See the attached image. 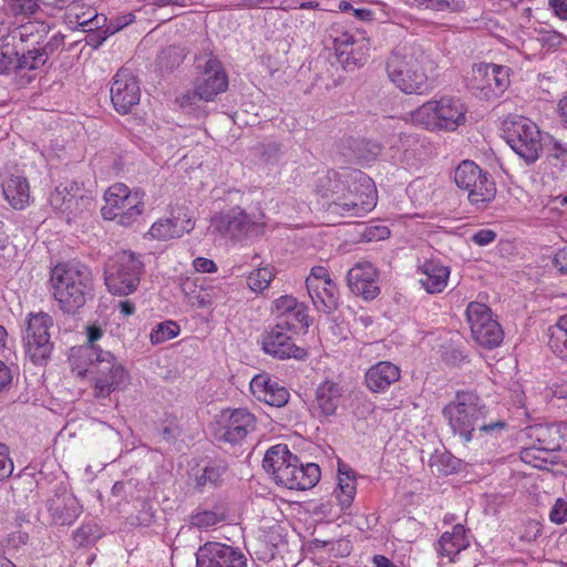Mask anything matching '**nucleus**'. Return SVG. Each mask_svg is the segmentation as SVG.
Instances as JSON below:
<instances>
[{
  "label": "nucleus",
  "instance_id": "4be33fe9",
  "mask_svg": "<svg viewBox=\"0 0 567 567\" xmlns=\"http://www.w3.org/2000/svg\"><path fill=\"white\" fill-rule=\"evenodd\" d=\"M378 271L371 262H358L348 271V286L350 290L365 300L374 299L380 288L377 285Z\"/></svg>",
  "mask_w": 567,
  "mask_h": 567
},
{
  "label": "nucleus",
  "instance_id": "a19ab883",
  "mask_svg": "<svg viewBox=\"0 0 567 567\" xmlns=\"http://www.w3.org/2000/svg\"><path fill=\"white\" fill-rule=\"evenodd\" d=\"M226 511L221 506H215L213 509H198L189 519L192 526L197 528H208L226 519Z\"/></svg>",
  "mask_w": 567,
  "mask_h": 567
},
{
  "label": "nucleus",
  "instance_id": "f257e3e1",
  "mask_svg": "<svg viewBox=\"0 0 567 567\" xmlns=\"http://www.w3.org/2000/svg\"><path fill=\"white\" fill-rule=\"evenodd\" d=\"M317 193L331 214L343 217H362L377 205L374 183L359 169L329 171L320 178Z\"/></svg>",
  "mask_w": 567,
  "mask_h": 567
},
{
  "label": "nucleus",
  "instance_id": "f03ea898",
  "mask_svg": "<svg viewBox=\"0 0 567 567\" xmlns=\"http://www.w3.org/2000/svg\"><path fill=\"white\" fill-rule=\"evenodd\" d=\"M435 70L434 60L416 43L396 47L386 62L389 79L406 94H421L425 91Z\"/></svg>",
  "mask_w": 567,
  "mask_h": 567
},
{
  "label": "nucleus",
  "instance_id": "cd10ccee",
  "mask_svg": "<svg viewBox=\"0 0 567 567\" xmlns=\"http://www.w3.org/2000/svg\"><path fill=\"white\" fill-rule=\"evenodd\" d=\"M48 509L56 523L71 524L81 513V506L74 495L63 492L48 501Z\"/></svg>",
  "mask_w": 567,
  "mask_h": 567
},
{
  "label": "nucleus",
  "instance_id": "0eeeda50",
  "mask_svg": "<svg viewBox=\"0 0 567 567\" xmlns=\"http://www.w3.org/2000/svg\"><path fill=\"white\" fill-rule=\"evenodd\" d=\"M143 198L142 192H131L125 184L116 183L105 192L102 215L105 219L116 220L122 226H130L143 212Z\"/></svg>",
  "mask_w": 567,
  "mask_h": 567
},
{
  "label": "nucleus",
  "instance_id": "4d7b16f0",
  "mask_svg": "<svg viewBox=\"0 0 567 567\" xmlns=\"http://www.w3.org/2000/svg\"><path fill=\"white\" fill-rule=\"evenodd\" d=\"M13 471V462L9 457V449L0 443V482L8 478Z\"/></svg>",
  "mask_w": 567,
  "mask_h": 567
},
{
  "label": "nucleus",
  "instance_id": "39448f33",
  "mask_svg": "<svg viewBox=\"0 0 567 567\" xmlns=\"http://www.w3.org/2000/svg\"><path fill=\"white\" fill-rule=\"evenodd\" d=\"M464 103L453 96L431 100L408 114L406 121L430 131H454L466 121Z\"/></svg>",
  "mask_w": 567,
  "mask_h": 567
},
{
  "label": "nucleus",
  "instance_id": "9d476101",
  "mask_svg": "<svg viewBox=\"0 0 567 567\" xmlns=\"http://www.w3.org/2000/svg\"><path fill=\"white\" fill-rule=\"evenodd\" d=\"M90 363L96 375L94 378L95 395L106 398L113 391L122 390L128 384V374L125 369L116 362L115 357L101 348H93L90 355Z\"/></svg>",
  "mask_w": 567,
  "mask_h": 567
},
{
  "label": "nucleus",
  "instance_id": "603ef678",
  "mask_svg": "<svg viewBox=\"0 0 567 567\" xmlns=\"http://www.w3.org/2000/svg\"><path fill=\"white\" fill-rule=\"evenodd\" d=\"M17 51L9 43L0 47V74H7L11 71L17 72L16 64Z\"/></svg>",
  "mask_w": 567,
  "mask_h": 567
},
{
  "label": "nucleus",
  "instance_id": "dca6fc26",
  "mask_svg": "<svg viewBox=\"0 0 567 567\" xmlns=\"http://www.w3.org/2000/svg\"><path fill=\"white\" fill-rule=\"evenodd\" d=\"M466 316L472 336L478 344L493 349L502 343L504 332L486 305L476 301L470 302Z\"/></svg>",
  "mask_w": 567,
  "mask_h": 567
},
{
  "label": "nucleus",
  "instance_id": "9b49d317",
  "mask_svg": "<svg viewBox=\"0 0 567 567\" xmlns=\"http://www.w3.org/2000/svg\"><path fill=\"white\" fill-rule=\"evenodd\" d=\"M264 214L250 215L240 207H234L227 213H221L212 218V227L215 231L231 239L258 237L264 234Z\"/></svg>",
  "mask_w": 567,
  "mask_h": 567
},
{
  "label": "nucleus",
  "instance_id": "1a4fd4ad",
  "mask_svg": "<svg viewBox=\"0 0 567 567\" xmlns=\"http://www.w3.org/2000/svg\"><path fill=\"white\" fill-rule=\"evenodd\" d=\"M506 141L527 164L535 163L543 151L542 132L529 118L515 116L504 123Z\"/></svg>",
  "mask_w": 567,
  "mask_h": 567
},
{
  "label": "nucleus",
  "instance_id": "72a5a7b5",
  "mask_svg": "<svg viewBox=\"0 0 567 567\" xmlns=\"http://www.w3.org/2000/svg\"><path fill=\"white\" fill-rule=\"evenodd\" d=\"M341 398V388L338 383L326 381L317 389L316 401L324 415L334 414Z\"/></svg>",
  "mask_w": 567,
  "mask_h": 567
},
{
  "label": "nucleus",
  "instance_id": "69168bd1",
  "mask_svg": "<svg viewBox=\"0 0 567 567\" xmlns=\"http://www.w3.org/2000/svg\"><path fill=\"white\" fill-rule=\"evenodd\" d=\"M564 40L565 37L561 33L554 30L544 31L542 33V41L546 43L549 48L559 47Z\"/></svg>",
  "mask_w": 567,
  "mask_h": 567
},
{
  "label": "nucleus",
  "instance_id": "ea45409f",
  "mask_svg": "<svg viewBox=\"0 0 567 567\" xmlns=\"http://www.w3.org/2000/svg\"><path fill=\"white\" fill-rule=\"evenodd\" d=\"M429 466L434 474L449 475L460 467V460L447 451H435L430 457Z\"/></svg>",
  "mask_w": 567,
  "mask_h": 567
},
{
  "label": "nucleus",
  "instance_id": "7ed1b4c3",
  "mask_svg": "<svg viewBox=\"0 0 567 567\" xmlns=\"http://www.w3.org/2000/svg\"><path fill=\"white\" fill-rule=\"evenodd\" d=\"M452 432L465 442L472 440L475 429L481 433L493 434L503 431L507 424L502 420L486 421L488 409L481 396L473 391H458L455 399L443 409Z\"/></svg>",
  "mask_w": 567,
  "mask_h": 567
},
{
  "label": "nucleus",
  "instance_id": "f3484780",
  "mask_svg": "<svg viewBox=\"0 0 567 567\" xmlns=\"http://www.w3.org/2000/svg\"><path fill=\"white\" fill-rule=\"evenodd\" d=\"M245 554L221 543H206L198 549L196 567H246Z\"/></svg>",
  "mask_w": 567,
  "mask_h": 567
},
{
  "label": "nucleus",
  "instance_id": "4c0bfd02",
  "mask_svg": "<svg viewBox=\"0 0 567 567\" xmlns=\"http://www.w3.org/2000/svg\"><path fill=\"white\" fill-rule=\"evenodd\" d=\"M320 467L315 463L303 465L298 462L290 489L306 491L313 487L320 480Z\"/></svg>",
  "mask_w": 567,
  "mask_h": 567
},
{
  "label": "nucleus",
  "instance_id": "2eb2a0df",
  "mask_svg": "<svg viewBox=\"0 0 567 567\" xmlns=\"http://www.w3.org/2000/svg\"><path fill=\"white\" fill-rule=\"evenodd\" d=\"M468 85L481 99H497L509 85V68L486 63L475 64Z\"/></svg>",
  "mask_w": 567,
  "mask_h": 567
},
{
  "label": "nucleus",
  "instance_id": "a18cd8bd",
  "mask_svg": "<svg viewBox=\"0 0 567 567\" xmlns=\"http://www.w3.org/2000/svg\"><path fill=\"white\" fill-rule=\"evenodd\" d=\"M16 64L17 72H21L24 70L32 71L38 70L43 66L47 62V53L44 51H39L37 48L30 49L27 52L19 55L17 53Z\"/></svg>",
  "mask_w": 567,
  "mask_h": 567
},
{
  "label": "nucleus",
  "instance_id": "2f4dec72",
  "mask_svg": "<svg viewBox=\"0 0 567 567\" xmlns=\"http://www.w3.org/2000/svg\"><path fill=\"white\" fill-rule=\"evenodd\" d=\"M343 144L349 151L348 156L359 163L371 162L375 159L381 152V146L378 143L364 138L349 137L343 142Z\"/></svg>",
  "mask_w": 567,
  "mask_h": 567
},
{
  "label": "nucleus",
  "instance_id": "6ab92c4d",
  "mask_svg": "<svg viewBox=\"0 0 567 567\" xmlns=\"http://www.w3.org/2000/svg\"><path fill=\"white\" fill-rule=\"evenodd\" d=\"M256 423L255 415L247 409L225 410L219 419V439L237 444L256 430Z\"/></svg>",
  "mask_w": 567,
  "mask_h": 567
},
{
  "label": "nucleus",
  "instance_id": "e433bc0d",
  "mask_svg": "<svg viewBox=\"0 0 567 567\" xmlns=\"http://www.w3.org/2000/svg\"><path fill=\"white\" fill-rule=\"evenodd\" d=\"M355 493L357 484L354 476H351L349 472H343L341 467H339L338 487L334 491V495L343 513L350 508Z\"/></svg>",
  "mask_w": 567,
  "mask_h": 567
},
{
  "label": "nucleus",
  "instance_id": "393cba45",
  "mask_svg": "<svg viewBox=\"0 0 567 567\" xmlns=\"http://www.w3.org/2000/svg\"><path fill=\"white\" fill-rule=\"evenodd\" d=\"M250 390L258 401L272 406H284L289 400L288 390L271 381L266 374H257L250 381Z\"/></svg>",
  "mask_w": 567,
  "mask_h": 567
},
{
  "label": "nucleus",
  "instance_id": "a211bd4d",
  "mask_svg": "<svg viewBox=\"0 0 567 567\" xmlns=\"http://www.w3.org/2000/svg\"><path fill=\"white\" fill-rule=\"evenodd\" d=\"M141 99V89L132 70L122 68L114 76L111 100L118 113L127 114Z\"/></svg>",
  "mask_w": 567,
  "mask_h": 567
},
{
  "label": "nucleus",
  "instance_id": "58836bf2",
  "mask_svg": "<svg viewBox=\"0 0 567 567\" xmlns=\"http://www.w3.org/2000/svg\"><path fill=\"white\" fill-rule=\"evenodd\" d=\"M549 347L556 355L567 360V313L550 328Z\"/></svg>",
  "mask_w": 567,
  "mask_h": 567
},
{
  "label": "nucleus",
  "instance_id": "423d86ee",
  "mask_svg": "<svg viewBox=\"0 0 567 567\" xmlns=\"http://www.w3.org/2000/svg\"><path fill=\"white\" fill-rule=\"evenodd\" d=\"M142 261L130 251H118L104 266V281L109 291L116 296L134 292L141 281Z\"/></svg>",
  "mask_w": 567,
  "mask_h": 567
},
{
  "label": "nucleus",
  "instance_id": "b1692460",
  "mask_svg": "<svg viewBox=\"0 0 567 567\" xmlns=\"http://www.w3.org/2000/svg\"><path fill=\"white\" fill-rule=\"evenodd\" d=\"M193 217L186 209H178L173 214L172 218L159 219L154 223L150 229L153 238L167 240L179 238L185 233H189L194 228Z\"/></svg>",
  "mask_w": 567,
  "mask_h": 567
},
{
  "label": "nucleus",
  "instance_id": "6e6d98bb",
  "mask_svg": "<svg viewBox=\"0 0 567 567\" xmlns=\"http://www.w3.org/2000/svg\"><path fill=\"white\" fill-rule=\"evenodd\" d=\"M464 0H430L429 9L436 11L460 12L464 10Z\"/></svg>",
  "mask_w": 567,
  "mask_h": 567
},
{
  "label": "nucleus",
  "instance_id": "aec40b11",
  "mask_svg": "<svg viewBox=\"0 0 567 567\" xmlns=\"http://www.w3.org/2000/svg\"><path fill=\"white\" fill-rule=\"evenodd\" d=\"M195 86L199 100L205 102L213 101L216 95L227 90L228 76L218 59L209 58L206 61L202 78L196 81Z\"/></svg>",
  "mask_w": 567,
  "mask_h": 567
},
{
  "label": "nucleus",
  "instance_id": "680f3d73",
  "mask_svg": "<svg viewBox=\"0 0 567 567\" xmlns=\"http://www.w3.org/2000/svg\"><path fill=\"white\" fill-rule=\"evenodd\" d=\"M13 375L11 369L0 361V394L7 392L12 383Z\"/></svg>",
  "mask_w": 567,
  "mask_h": 567
},
{
  "label": "nucleus",
  "instance_id": "09e8293b",
  "mask_svg": "<svg viewBox=\"0 0 567 567\" xmlns=\"http://www.w3.org/2000/svg\"><path fill=\"white\" fill-rule=\"evenodd\" d=\"M179 333V326L167 320L158 323L151 332L150 339L153 344H159L175 338Z\"/></svg>",
  "mask_w": 567,
  "mask_h": 567
},
{
  "label": "nucleus",
  "instance_id": "13d9d810",
  "mask_svg": "<svg viewBox=\"0 0 567 567\" xmlns=\"http://www.w3.org/2000/svg\"><path fill=\"white\" fill-rule=\"evenodd\" d=\"M296 298L291 296H282L275 301V310L277 316H285L286 313L293 311L300 306Z\"/></svg>",
  "mask_w": 567,
  "mask_h": 567
},
{
  "label": "nucleus",
  "instance_id": "338daca9",
  "mask_svg": "<svg viewBox=\"0 0 567 567\" xmlns=\"http://www.w3.org/2000/svg\"><path fill=\"white\" fill-rule=\"evenodd\" d=\"M549 7L555 16L561 20L567 21V1L566 0H549Z\"/></svg>",
  "mask_w": 567,
  "mask_h": 567
},
{
  "label": "nucleus",
  "instance_id": "7c9ffc66",
  "mask_svg": "<svg viewBox=\"0 0 567 567\" xmlns=\"http://www.w3.org/2000/svg\"><path fill=\"white\" fill-rule=\"evenodd\" d=\"M290 462H296V455L289 451L286 444H277L267 450L262 467L275 477Z\"/></svg>",
  "mask_w": 567,
  "mask_h": 567
},
{
  "label": "nucleus",
  "instance_id": "4468645a",
  "mask_svg": "<svg viewBox=\"0 0 567 567\" xmlns=\"http://www.w3.org/2000/svg\"><path fill=\"white\" fill-rule=\"evenodd\" d=\"M49 202L56 214L69 224L81 218L92 205V198L85 195L82 185L74 181L56 186Z\"/></svg>",
  "mask_w": 567,
  "mask_h": 567
},
{
  "label": "nucleus",
  "instance_id": "412c9836",
  "mask_svg": "<svg viewBox=\"0 0 567 567\" xmlns=\"http://www.w3.org/2000/svg\"><path fill=\"white\" fill-rule=\"evenodd\" d=\"M261 343L267 354L280 360L301 359L306 355V351L296 346L291 332L277 328V324L264 334Z\"/></svg>",
  "mask_w": 567,
  "mask_h": 567
},
{
  "label": "nucleus",
  "instance_id": "bf43d9fd",
  "mask_svg": "<svg viewBox=\"0 0 567 567\" xmlns=\"http://www.w3.org/2000/svg\"><path fill=\"white\" fill-rule=\"evenodd\" d=\"M550 520L556 524H564L567 522V503L558 498L549 514Z\"/></svg>",
  "mask_w": 567,
  "mask_h": 567
},
{
  "label": "nucleus",
  "instance_id": "e2e57ef3",
  "mask_svg": "<svg viewBox=\"0 0 567 567\" xmlns=\"http://www.w3.org/2000/svg\"><path fill=\"white\" fill-rule=\"evenodd\" d=\"M496 236V233L492 229H481L472 236V240L478 246H486L493 243Z\"/></svg>",
  "mask_w": 567,
  "mask_h": 567
},
{
  "label": "nucleus",
  "instance_id": "774afa93",
  "mask_svg": "<svg viewBox=\"0 0 567 567\" xmlns=\"http://www.w3.org/2000/svg\"><path fill=\"white\" fill-rule=\"evenodd\" d=\"M553 262L558 271L567 275V248L558 250L555 254Z\"/></svg>",
  "mask_w": 567,
  "mask_h": 567
},
{
  "label": "nucleus",
  "instance_id": "20e7f679",
  "mask_svg": "<svg viewBox=\"0 0 567 567\" xmlns=\"http://www.w3.org/2000/svg\"><path fill=\"white\" fill-rule=\"evenodd\" d=\"M53 296L64 313L74 315L81 309L93 289L92 274L82 264L58 265L51 275Z\"/></svg>",
  "mask_w": 567,
  "mask_h": 567
},
{
  "label": "nucleus",
  "instance_id": "79ce46f5",
  "mask_svg": "<svg viewBox=\"0 0 567 567\" xmlns=\"http://www.w3.org/2000/svg\"><path fill=\"white\" fill-rule=\"evenodd\" d=\"M277 328L286 329L289 332L296 331L298 328H308L309 317L306 313V308L301 303L293 311L285 316H277Z\"/></svg>",
  "mask_w": 567,
  "mask_h": 567
},
{
  "label": "nucleus",
  "instance_id": "bb28decb",
  "mask_svg": "<svg viewBox=\"0 0 567 567\" xmlns=\"http://www.w3.org/2000/svg\"><path fill=\"white\" fill-rule=\"evenodd\" d=\"M401 370L389 361H380L365 372V384L372 392H384L391 384L398 382Z\"/></svg>",
  "mask_w": 567,
  "mask_h": 567
},
{
  "label": "nucleus",
  "instance_id": "5fc2aeb1",
  "mask_svg": "<svg viewBox=\"0 0 567 567\" xmlns=\"http://www.w3.org/2000/svg\"><path fill=\"white\" fill-rule=\"evenodd\" d=\"M299 462V458L296 456V462H290L288 465H285L280 472L274 477L275 482L278 485H281L286 488H291V484H293L292 478H296L295 472L297 468V464Z\"/></svg>",
  "mask_w": 567,
  "mask_h": 567
},
{
  "label": "nucleus",
  "instance_id": "c756f323",
  "mask_svg": "<svg viewBox=\"0 0 567 567\" xmlns=\"http://www.w3.org/2000/svg\"><path fill=\"white\" fill-rule=\"evenodd\" d=\"M6 199L16 209H22L29 203L30 190L27 178L12 175L2 184Z\"/></svg>",
  "mask_w": 567,
  "mask_h": 567
},
{
  "label": "nucleus",
  "instance_id": "0e129e2a",
  "mask_svg": "<svg viewBox=\"0 0 567 567\" xmlns=\"http://www.w3.org/2000/svg\"><path fill=\"white\" fill-rule=\"evenodd\" d=\"M280 153V145L277 143H268L262 145L261 157L267 163L278 161Z\"/></svg>",
  "mask_w": 567,
  "mask_h": 567
},
{
  "label": "nucleus",
  "instance_id": "49530a36",
  "mask_svg": "<svg viewBox=\"0 0 567 567\" xmlns=\"http://www.w3.org/2000/svg\"><path fill=\"white\" fill-rule=\"evenodd\" d=\"M548 158L554 166H567V144L554 136H548V142L545 144Z\"/></svg>",
  "mask_w": 567,
  "mask_h": 567
},
{
  "label": "nucleus",
  "instance_id": "f704fd0d",
  "mask_svg": "<svg viewBox=\"0 0 567 567\" xmlns=\"http://www.w3.org/2000/svg\"><path fill=\"white\" fill-rule=\"evenodd\" d=\"M313 305L319 311L329 313L337 308L338 289L332 279L321 282L317 291H308Z\"/></svg>",
  "mask_w": 567,
  "mask_h": 567
},
{
  "label": "nucleus",
  "instance_id": "473e14b6",
  "mask_svg": "<svg viewBox=\"0 0 567 567\" xmlns=\"http://www.w3.org/2000/svg\"><path fill=\"white\" fill-rule=\"evenodd\" d=\"M68 16L70 19H74V22L83 28L84 31L99 30L104 27L106 22L104 14H97L94 9L83 11V7L76 2L69 6Z\"/></svg>",
  "mask_w": 567,
  "mask_h": 567
},
{
  "label": "nucleus",
  "instance_id": "5701e85b",
  "mask_svg": "<svg viewBox=\"0 0 567 567\" xmlns=\"http://www.w3.org/2000/svg\"><path fill=\"white\" fill-rule=\"evenodd\" d=\"M527 436L533 441L529 447L522 452V460L526 463H532L533 460H543L537 452H554L559 450V442L556 440L551 427L544 424H535L526 430Z\"/></svg>",
  "mask_w": 567,
  "mask_h": 567
},
{
  "label": "nucleus",
  "instance_id": "6e6552de",
  "mask_svg": "<svg viewBox=\"0 0 567 567\" xmlns=\"http://www.w3.org/2000/svg\"><path fill=\"white\" fill-rule=\"evenodd\" d=\"M324 43L334 50L338 62L344 69H353L364 64L370 51L368 39L352 34L338 23L332 24L327 30Z\"/></svg>",
  "mask_w": 567,
  "mask_h": 567
},
{
  "label": "nucleus",
  "instance_id": "3c124183",
  "mask_svg": "<svg viewBox=\"0 0 567 567\" xmlns=\"http://www.w3.org/2000/svg\"><path fill=\"white\" fill-rule=\"evenodd\" d=\"M183 59L182 50L176 47H168L161 52L158 63L162 69L172 71L182 63Z\"/></svg>",
  "mask_w": 567,
  "mask_h": 567
},
{
  "label": "nucleus",
  "instance_id": "f8f14e48",
  "mask_svg": "<svg viewBox=\"0 0 567 567\" xmlns=\"http://www.w3.org/2000/svg\"><path fill=\"white\" fill-rule=\"evenodd\" d=\"M53 319L45 312L29 313L23 332L25 354L34 364H43L51 355L53 343L49 330Z\"/></svg>",
  "mask_w": 567,
  "mask_h": 567
},
{
  "label": "nucleus",
  "instance_id": "37998d69",
  "mask_svg": "<svg viewBox=\"0 0 567 567\" xmlns=\"http://www.w3.org/2000/svg\"><path fill=\"white\" fill-rule=\"evenodd\" d=\"M224 467L219 465H208L198 468L195 473L196 487L200 491L216 487L221 481Z\"/></svg>",
  "mask_w": 567,
  "mask_h": 567
},
{
  "label": "nucleus",
  "instance_id": "052dcab7",
  "mask_svg": "<svg viewBox=\"0 0 567 567\" xmlns=\"http://www.w3.org/2000/svg\"><path fill=\"white\" fill-rule=\"evenodd\" d=\"M199 100V94H197V87L195 86L193 91H187L183 95L176 99L181 109H188L197 105Z\"/></svg>",
  "mask_w": 567,
  "mask_h": 567
},
{
  "label": "nucleus",
  "instance_id": "a878e982",
  "mask_svg": "<svg viewBox=\"0 0 567 567\" xmlns=\"http://www.w3.org/2000/svg\"><path fill=\"white\" fill-rule=\"evenodd\" d=\"M49 32L50 25L47 22H29L21 27L20 38L22 41H31L32 43L38 44L39 47L35 48L40 52L44 51L48 60L50 54H52L63 43V38L58 34L51 37L49 41L43 43Z\"/></svg>",
  "mask_w": 567,
  "mask_h": 567
},
{
  "label": "nucleus",
  "instance_id": "c03bdc74",
  "mask_svg": "<svg viewBox=\"0 0 567 567\" xmlns=\"http://www.w3.org/2000/svg\"><path fill=\"white\" fill-rule=\"evenodd\" d=\"M181 289L192 306L205 308L210 303L209 293L199 287L195 280L186 279L182 282Z\"/></svg>",
  "mask_w": 567,
  "mask_h": 567
},
{
  "label": "nucleus",
  "instance_id": "864d4df0",
  "mask_svg": "<svg viewBox=\"0 0 567 567\" xmlns=\"http://www.w3.org/2000/svg\"><path fill=\"white\" fill-rule=\"evenodd\" d=\"M326 279H331L327 268L323 266H316L311 268L310 275L306 279V286L308 291H317L321 288V282Z\"/></svg>",
  "mask_w": 567,
  "mask_h": 567
},
{
  "label": "nucleus",
  "instance_id": "de8ad7c7",
  "mask_svg": "<svg viewBox=\"0 0 567 567\" xmlns=\"http://www.w3.org/2000/svg\"><path fill=\"white\" fill-rule=\"evenodd\" d=\"M4 3L9 12L16 18L31 17L40 10L39 0H4Z\"/></svg>",
  "mask_w": 567,
  "mask_h": 567
},
{
  "label": "nucleus",
  "instance_id": "c9c22d12",
  "mask_svg": "<svg viewBox=\"0 0 567 567\" xmlns=\"http://www.w3.org/2000/svg\"><path fill=\"white\" fill-rule=\"evenodd\" d=\"M466 546L465 540V527L462 524H456L453 527V532H445L440 540L437 551L442 556H446L452 558L454 555L458 554L462 548Z\"/></svg>",
  "mask_w": 567,
  "mask_h": 567
},
{
  "label": "nucleus",
  "instance_id": "ddd939ff",
  "mask_svg": "<svg viewBox=\"0 0 567 567\" xmlns=\"http://www.w3.org/2000/svg\"><path fill=\"white\" fill-rule=\"evenodd\" d=\"M454 181L460 189L467 192L470 202L475 205L488 203L495 197L494 181L472 161H463L456 167Z\"/></svg>",
  "mask_w": 567,
  "mask_h": 567
},
{
  "label": "nucleus",
  "instance_id": "8fccbe9b",
  "mask_svg": "<svg viewBox=\"0 0 567 567\" xmlns=\"http://www.w3.org/2000/svg\"><path fill=\"white\" fill-rule=\"evenodd\" d=\"M272 278L274 272L271 268H258L248 276L247 284L252 291L260 292L269 286Z\"/></svg>",
  "mask_w": 567,
  "mask_h": 567
},
{
  "label": "nucleus",
  "instance_id": "c85d7f7f",
  "mask_svg": "<svg viewBox=\"0 0 567 567\" xmlns=\"http://www.w3.org/2000/svg\"><path fill=\"white\" fill-rule=\"evenodd\" d=\"M420 284L429 293L442 292L450 277V268L434 260H426L419 267Z\"/></svg>",
  "mask_w": 567,
  "mask_h": 567
}]
</instances>
